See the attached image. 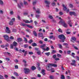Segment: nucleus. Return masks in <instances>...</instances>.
Masks as SVG:
<instances>
[{"mask_svg":"<svg viewBox=\"0 0 79 79\" xmlns=\"http://www.w3.org/2000/svg\"><path fill=\"white\" fill-rule=\"evenodd\" d=\"M6 33H8V34H10L11 33V31L9 29V27H6Z\"/></svg>","mask_w":79,"mask_h":79,"instance_id":"0eeeda50","label":"nucleus"},{"mask_svg":"<svg viewBox=\"0 0 79 79\" xmlns=\"http://www.w3.org/2000/svg\"><path fill=\"white\" fill-rule=\"evenodd\" d=\"M14 75H15L16 76H19V75L18 74V73L16 72H14Z\"/></svg>","mask_w":79,"mask_h":79,"instance_id":"c85d7f7f","label":"nucleus"},{"mask_svg":"<svg viewBox=\"0 0 79 79\" xmlns=\"http://www.w3.org/2000/svg\"><path fill=\"white\" fill-rule=\"evenodd\" d=\"M49 17L50 19H53V17L52 15H49Z\"/></svg>","mask_w":79,"mask_h":79,"instance_id":"69168bd1","label":"nucleus"},{"mask_svg":"<svg viewBox=\"0 0 79 79\" xmlns=\"http://www.w3.org/2000/svg\"><path fill=\"white\" fill-rule=\"evenodd\" d=\"M15 69H18V66L16 65L15 66Z\"/></svg>","mask_w":79,"mask_h":79,"instance_id":"338daca9","label":"nucleus"},{"mask_svg":"<svg viewBox=\"0 0 79 79\" xmlns=\"http://www.w3.org/2000/svg\"><path fill=\"white\" fill-rule=\"evenodd\" d=\"M58 38L61 40H65L66 39V37L64 35L61 34L59 35Z\"/></svg>","mask_w":79,"mask_h":79,"instance_id":"7ed1b4c3","label":"nucleus"},{"mask_svg":"<svg viewBox=\"0 0 79 79\" xmlns=\"http://www.w3.org/2000/svg\"><path fill=\"white\" fill-rule=\"evenodd\" d=\"M58 32H61V33H62V32H63V31H62V30H61V29L60 28H59L58 30Z\"/></svg>","mask_w":79,"mask_h":79,"instance_id":"473e14b6","label":"nucleus"},{"mask_svg":"<svg viewBox=\"0 0 79 79\" xmlns=\"http://www.w3.org/2000/svg\"><path fill=\"white\" fill-rule=\"evenodd\" d=\"M11 21H12L13 23V22H15V18H13L12 19H11Z\"/></svg>","mask_w":79,"mask_h":79,"instance_id":"f704fd0d","label":"nucleus"},{"mask_svg":"<svg viewBox=\"0 0 79 79\" xmlns=\"http://www.w3.org/2000/svg\"><path fill=\"white\" fill-rule=\"evenodd\" d=\"M40 67V64L38 63V64H37V66L36 67H37L38 68H39Z\"/></svg>","mask_w":79,"mask_h":79,"instance_id":"5fc2aeb1","label":"nucleus"},{"mask_svg":"<svg viewBox=\"0 0 79 79\" xmlns=\"http://www.w3.org/2000/svg\"><path fill=\"white\" fill-rule=\"evenodd\" d=\"M40 53H41L40 51L39 50L37 52V53L38 55H40Z\"/></svg>","mask_w":79,"mask_h":79,"instance_id":"a18cd8bd","label":"nucleus"},{"mask_svg":"<svg viewBox=\"0 0 79 79\" xmlns=\"http://www.w3.org/2000/svg\"><path fill=\"white\" fill-rule=\"evenodd\" d=\"M1 48H5V46H4V45H1Z\"/></svg>","mask_w":79,"mask_h":79,"instance_id":"4d7b16f0","label":"nucleus"},{"mask_svg":"<svg viewBox=\"0 0 79 79\" xmlns=\"http://www.w3.org/2000/svg\"><path fill=\"white\" fill-rule=\"evenodd\" d=\"M60 79H65V77L63 75H61V77H60Z\"/></svg>","mask_w":79,"mask_h":79,"instance_id":"5701e85b","label":"nucleus"},{"mask_svg":"<svg viewBox=\"0 0 79 79\" xmlns=\"http://www.w3.org/2000/svg\"><path fill=\"white\" fill-rule=\"evenodd\" d=\"M0 13L3 15V11L2 10H0Z\"/></svg>","mask_w":79,"mask_h":79,"instance_id":"680f3d73","label":"nucleus"},{"mask_svg":"<svg viewBox=\"0 0 79 79\" xmlns=\"http://www.w3.org/2000/svg\"><path fill=\"white\" fill-rule=\"evenodd\" d=\"M27 51H25L24 54V56H26V55H27Z\"/></svg>","mask_w":79,"mask_h":79,"instance_id":"ea45409f","label":"nucleus"},{"mask_svg":"<svg viewBox=\"0 0 79 79\" xmlns=\"http://www.w3.org/2000/svg\"><path fill=\"white\" fill-rule=\"evenodd\" d=\"M28 42L29 44H31L32 42H33V40H32V39H31L28 41Z\"/></svg>","mask_w":79,"mask_h":79,"instance_id":"a878e982","label":"nucleus"},{"mask_svg":"<svg viewBox=\"0 0 79 79\" xmlns=\"http://www.w3.org/2000/svg\"><path fill=\"white\" fill-rule=\"evenodd\" d=\"M24 41L26 43H27V40L26 38L25 37H24Z\"/></svg>","mask_w":79,"mask_h":79,"instance_id":"c756f323","label":"nucleus"},{"mask_svg":"<svg viewBox=\"0 0 79 79\" xmlns=\"http://www.w3.org/2000/svg\"><path fill=\"white\" fill-rule=\"evenodd\" d=\"M63 45L66 46L67 45H68V44L67 43H64Z\"/></svg>","mask_w":79,"mask_h":79,"instance_id":"bf43d9fd","label":"nucleus"},{"mask_svg":"<svg viewBox=\"0 0 79 79\" xmlns=\"http://www.w3.org/2000/svg\"><path fill=\"white\" fill-rule=\"evenodd\" d=\"M55 60H56V61H58V60H60V59L59 58H56L55 59Z\"/></svg>","mask_w":79,"mask_h":79,"instance_id":"774afa93","label":"nucleus"},{"mask_svg":"<svg viewBox=\"0 0 79 79\" xmlns=\"http://www.w3.org/2000/svg\"><path fill=\"white\" fill-rule=\"evenodd\" d=\"M0 79H4V77L1 75H0Z\"/></svg>","mask_w":79,"mask_h":79,"instance_id":"de8ad7c7","label":"nucleus"},{"mask_svg":"<svg viewBox=\"0 0 79 79\" xmlns=\"http://www.w3.org/2000/svg\"><path fill=\"white\" fill-rule=\"evenodd\" d=\"M13 44H11L10 45V48L11 49H13Z\"/></svg>","mask_w":79,"mask_h":79,"instance_id":"09e8293b","label":"nucleus"},{"mask_svg":"<svg viewBox=\"0 0 79 79\" xmlns=\"http://www.w3.org/2000/svg\"><path fill=\"white\" fill-rule=\"evenodd\" d=\"M5 46V47H8V46H9V44H8L7 43L6 44Z\"/></svg>","mask_w":79,"mask_h":79,"instance_id":"13d9d810","label":"nucleus"},{"mask_svg":"<svg viewBox=\"0 0 79 79\" xmlns=\"http://www.w3.org/2000/svg\"><path fill=\"white\" fill-rule=\"evenodd\" d=\"M69 6L70 8H73V5L71 4H70L69 5Z\"/></svg>","mask_w":79,"mask_h":79,"instance_id":"4c0bfd02","label":"nucleus"},{"mask_svg":"<svg viewBox=\"0 0 79 79\" xmlns=\"http://www.w3.org/2000/svg\"><path fill=\"white\" fill-rule=\"evenodd\" d=\"M17 30L16 29H12V32H16Z\"/></svg>","mask_w":79,"mask_h":79,"instance_id":"37998d69","label":"nucleus"},{"mask_svg":"<svg viewBox=\"0 0 79 79\" xmlns=\"http://www.w3.org/2000/svg\"><path fill=\"white\" fill-rule=\"evenodd\" d=\"M68 24H73V23L71 22V20H69L68 23H67Z\"/></svg>","mask_w":79,"mask_h":79,"instance_id":"58836bf2","label":"nucleus"},{"mask_svg":"<svg viewBox=\"0 0 79 79\" xmlns=\"http://www.w3.org/2000/svg\"><path fill=\"white\" fill-rule=\"evenodd\" d=\"M33 34L35 37L37 36V32H36V31H33Z\"/></svg>","mask_w":79,"mask_h":79,"instance_id":"f8f14e48","label":"nucleus"},{"mask_svg":"<svg viewBox=\"0 0 79 79\" xmlns=\"http://www.w3.org/2000/svg\"><path fill=\"white\" fill-rule=\"evenodd\" d=\"M9 24L10 26H13V22L11 21H10L9 23Z\"/></svg>","mask_w":79,"mask_h":79,"instance_id":"6ab92c4d","label":"nucleus"},{"mask_svg":"<svg viewBox=\"0 0 79 79\" xmlns=\"http://www.w3.org/2000/svg\"><path fill=\"white\" fill-rule=\"evenodd\" d=\"M17 40L18 42H21V41L23 40L22 39V38H19L17 39Z\"/></svg>","mask_w":79,"mask_h":79,"instance_id":"dca6fc26","label":"nucleus"},{"mask_svg":"<svg viewBox=\"0 0 79 79\" xmlns=\"http://www.w3.org/2000/svg\"><path fill=\"white\" fill-rule=\"evenodd\" d=\"M0 5H3V2L2 0H0Z\"/></svg>","mask_w":79,"mask_h":79,"instance_id":"72a5a7b5","label":"nucleus"},{"mask_svg":"<svg viewBox=\"0 0 79 79\" xmlns=\"http://www.w3.org/2000/svg\"><path fill=\"white\" fill-rule=\"evenodd\" d=\"M3 37L4 38V39L6 40L7 42H9L10 41V40L9 39V37L8 35H4L3 36Z\"/></svg>","mask_w":79,"mask_h":79,"instance_id":"39448f33","label":"nucleus"},{"mask_svg":"<svg viewBox=\"0 0 79 79\" xmlns=\"http://www.w3.org/2000/svg\"><path fill=\"white\" fill-rule=\"evenodd\" d=\"M39 43L40 44H43V41H42V40H40L39 41Z\"/></svg>","mask_w":79,"mask_h":79,"instance_id":"8fccbe9b","label":"nucleus"},{"mask_svg":"<svg viewBox=\"0 0 79 79\" xmlns=\"http://www.w3.org/2000/svg\"><path fill=\"white\" fill-rule=\"evenodd\" d=\"M13 45L14 47H16L18 45V43L15 41H14L13 43Z\"/></svg>","mask_w":79,"mask_h":79,"instance_id":"ddd939ff","label":"nucleus"},{"mask_svg":"<svg viewBox=\"0 0 79 79\" xmlns=\"http://www.w3.org/2000/svg\"><path fill=\"white\" fill-rule=\"evenodd\" d=\"M71 53V51L69 50L67 51L68 54H70Z\"/></svg>","mask_w":79,"mask_h":79,"instance_id":"6e6d98bb","label":"nucleus"},{"mask_svg":"<svg viewBox=\"0 0 79 79\" xmlns=\"http://www.w3.org/2000/svg\"><path fill=\"white\" fill-rule=\"evenodd\" d=\"M72 61L73 63H71V64L72 66H77L76 64V60H72Z\"/></svg>","mask_w":79,"mask_h":79,"instance_id":"423d86ee","label":"nucleus"},{"mask_svg":"<svg viewBox=\"0 0 79 79\" xmlns=\"http://www.w3.org/2000/svg\"><path fill=\"white\" fill-rule=\"evenodd\" d=\"M57 57H58L59 58H61V55L59 54H57Z\"/></svg>","mask_w":79,"mask_h":79,"instance_id":"2f4dec72","label":"nucleus"},{"mask_svg":"<svg viewBox=\"0 0 79 79\" xmlns=\"http://www.w3.org/2000/svg\"><path fill=\"white\" fill-rule=\"evenodd\" d=\"M59 48H60V49H61L62 48V45L61 44H59L58 45Z\"/></svg>","mask_w":79,"mask_h":79,"instance_id":"c9c22d12","label":"nucleus"},{"mask_svg":"<svg viewBox=\"0 0 79 79\" xmlns=\"http://www.w3.org/2000/svg\"><path fill=\"white\" fill-rule=\"evenodd\" d=\"M62 6L63 7H64V8H63L64 11H66V10L67 9V8H66V7L65 6H64V4H62Z\"/></svg>","mask_w":79,"mask_h":79,"instance_id":"4468645a","label":"nucleus"},{"mask_svg":"<svg viewBox=\"0 0 79 79\" xmlns=\"http://www.w3.org/2000/svg\"><path fill=\"white\" fill-rule=\"evenodd\" d=\"M46 47V44H44L43 45H41L40 46V48L42 49V50H45V47Z\"/></svg>","mask_w":79,"mask_h":79,"instance_id":"9d476101","label":"nucleus"},{"mask_svg":"<svg viewBox=\"0 0 79 79\" xmlns=\"http://www.w3.org/2000/svg\"><path fill=\"white\" fill-rule=\"evenodd\" d=\"M10 39H11V40H13L14 38L13 37V36H11L10 38Z\"/></svg>","mask_w":79,"mask_h":79,"instance_id":"864d4df0","label":"nucleus"},{"mask_svg":"<svg viewBox=\"0 0 79 79\" xmlns=\"http://www.w3.org/2000/svg\"><path fill=\"white\" fill-rule=\"evenodd\" d=\"M29 55H33V52H30L28 53Z\"/></svg>","mask_w":79,"mask_h":79,"instance_id":"49530a36","label":"nucleus"},{"mask_svg":"<svg viewBox=\"0 0 79 79\" xmlns=\"http://www.w3.org/2000/svg\"><path fill=\"white\" fill-rule=\"evenodd\" d=\"M52 57L54 59H55L56 57V54H54L53 56Z\"/></svg>","mask_w":79,"mask_h":79,"instance_id":"79ce46f5","label":"nucleus"},{"mask_svg":"<svg viewBox=\"0 0 79 79\" xmlns=\"http://www.w3.org/2000/svg\"><path fill=\"white\" fill-rule=\"evenodd\" d=\"M60 23H62V26L64 27H68V24L66 23H65V22L64 21H63V20L61 19L60 21Z\"/></svg>","mask_w":79,"mask_h":79,"instance_id":"f03ea898","label":"nucleus"},{"mask_svg":"<svg viewBox=\"0 0 79 79\" xmlns=\"http://www.w3.org/2000/svg\"><path fill=\"white\" fill-rule=\"evenodd\" d=\"M52 5L53 6H55L56 5V3L55 2H53L52 3Z\"/></svg>","mask_w":79,"mask_h":79,"instance_id":"e433bc0d","label":"nucleus"},{"mask_svg":"<svg viewBox=\"0 0 79 79\" xmlns=\"http://www.w3.org/2000/svg\"><path fill=\"white\" fill-rule=\"evenodd\" d=\"M31 45L33 46V47H35L36 46H37V44H36V43H33Z\"/></svg>","mask_w":79,"mask_h":79,"instance_id":"f3484780","label":"nucleus"},{"mask_svg":"<svg viewBox=\"0 0 79 79\" xmlns=\"http://www.w3.org/2000/svg\"><path fill=\"white\" fill-rule=\"evenodd\" d=\"M45 54L47 55V56H49V55H50V52H46L45 53Z\"/></svg>","mask_w":79,"mask_h":79,"instance_id":"393cba45","label":"nucleus"},{"mask_svg":"<svg viewBox=\"0 0 79 79\" xmlns=\"http://www.w3.org/2000/svg\"><path fill=\"white\" fill-rule=\"evenodd\" d=\"M34 23L35 24V26H37V25L38 24V23H37V22L36 21H35L34 22Z\"/></svg>","mask_w":79,"mask_h":79,"instance_id":"052dcab7","label":"nucleus"},{"mask_svg":"<svg viewBox=\"0 0 79 79\" xmlns=\"http://www.w3.org/2000/svg\"><path fill=\"white\" fill-rule=\"evenodd\" d=\"M49 78L50 79H55V77L53 76H50Z\"/></svg>","mask_w":79,"mask_h":79,"instance_id":"bb28decb","label":"nucleus"},{"mask_svg":"<svg viewBox=\"0 0 79 79\" xmlns=\"http://www.w3.org/2000/svg\"><path fill=\"white\" fill-rule=\"evenodd\" d=\"M39 49L38 48H35V50H36L37 51H39Z\"/></svg>","mask_w":79,"mask_h":79,"instance_id":"0e129e2a","label":"nucleus"},{"mask_svg":"<svg viewBox=\"0 0 79 79\" xmlns=\"http://www.w3.org/2000/svg\"><path fill=\"white\" fill-rule=\"evenodd\" d=\"M39 36L40 37H43V34L42 33H40L38 34Z\"/></svg>","mask_w":79,"mask_h":79,"instance_id":"412c9836","label":"nucleus"},{"mask_svg":"<svg viewBox=\"0 0 79 79\" xmlns=\"http://www.w3.org/2000/svg\"><path fill=\"white\" fill-rule=\"evenodd\" d=\"M28 47H29V45H28V44H26L24 45V47L25 48H28Z\"/></svg>","mask_w":79,"mask_h":79,"instance_id":"7c9ffc66","label":"nucleus"},{"mask_svg":"<svg viewBox=\"0 0 79 79\" xmlns=\"http://www.w3.org/2000/svg\"><path fill=\"white\" fill-rule=\"evenodd\" d=\"M31 70H35V69H36V67H35V66H32L31 67Z\"/></svg>","mask_w":79,"mask_h":79,"instance_id":"aec40b11","label":"nucleus"},{"mask_svg":"<svg viewBox=\"0 0 79 79\" xmlns=\"http://www.w3.org/2000/svg\"><path fill=\"white\" fill-rule=\"evenodd\" d=\"M36 13H37V14H39V13H40V9H38L37 10H36Z\"/></svg>","mask_w":79,"mask_h":79,"instance_id":"a211bd4d","label":"nucleus"},{"mask_svg":"<svg viewBox=\"0 0 79 79\" xmlns=\"http://www.w3.org/2000/svg\"><path fill=\"white\" fill-rule=\"evenodd\" d=\"M10 15H14V12H13V11H10Z\"/></svg>","mask_w":79,"mask_h":79,"instance_id":"cd10ccee","label":"nucleus"},{"mask_svg":"<svg viewBox=\"0 0 79 79\" xmlns=\"http://www.w3.org/2000/svg\"><path fill=\"white\" fill-rule=\"evenodd\" d=\"M71 39L74 41H75L76 40V38L74 36H73L71 38Z\"/></svg>","mask_w":79,"mask_h":79,"instance_id":"4be33fe9","label":"nucleus"},{"mask_svg":"<svg viewBox=\"0 0 79 79\" xmlns=\"http://www.w3.org/2000/svg\"><path fill=\"white\" fill-rule=\"evenodd\" d=\"M69 13L70 15H74V16H76V14L74 12H70Z\"/></svg>","mask_w":79,"mask_h":79,"instance_id":"9b49d317","label":"nucleus"},{"mask_svg":"<svg viewBox=\"0 0 79 79\" xmlns=\"http://www.w3.org/2000/svg\"><path fill=\"white\" fill-rule=\"evenodd\" d=\"M50 50V48H49L47 47L46 49L45 48V49H44V51H48V50Z\"/></svg>","mask_w":79,"mask_h":79,"instance_id":"b1692460","label":"nucleus"},{"mask_svg":"<svg viewBox=\"0 0 79 79\" xmlns=\"http://www.w3.org/2000/svg\"><path fill=\"white\" fill-rule=\"evenodd\" d=\"M24 72L25 74H28L29 73H30V69L29 68H25L24 69Z\"/></svg>","mask_w":79,"mask_h":79,"instance_id":"20e7f679","label":"nucleus"},{"mask_svg":"<svg viewBox=\"0 0 79 79\" xmlns=\"http://www.w3.org/2000/svg\"><path fill=\"white\" fill-rule=\"evenodd\" d=\"M36 17L38 18H39L40 17V15H36Z\"/></svg>","mask_w":79,"mask_h":79,"instance_id":"e2e57ef3","label":"nucleus"},{"mask_svg":"<svg viewBox=\"0 0 79 79\" xmlns=\"http://www.w3.org/2000/svg\"><path fill=\"white\" fill-rule=\"evenodd\" d=\"M56 53V50H52L51 54H55Z\"/></svg>","mask_w":79,"mask_h":79,"instance_id":"2eb2a0df","label":"nucleus"},{"mask_svg":"<svg viewBox=\"0 0 79 79\" xmlns=\"http://www.w3.org/2000/svg\"><path fill=\"white\" fill-rule=\"evenodd\" d=\"M52 66H53L54 67H57V65L54 64L49 63L48 64V65H46V68L47 71H50L51 70L52 73H54L55 71L54 70V69L51 68L50 69V67Z\"/></svg>","mask_w":79,"mask_h":79,"instance_id":"f257e3e1","label":"nucleus"},{"mask_svg":"<svg viewBox=\"0 0 79 79\" xmlns=\"http://www.w3.org/2000/svg\"><path fill=\"white\" fill-rule=\"evenodd\" d=\"M44 2L45 3L47 4V5H46L47 7H48V8H49V5L50 4V1H48L47 0H46Z\"/></svg>","mask_w":79,"mask_h":79,"instance_id":"6e6552de","label":"nucleus"},{"mask_svg":"<svg viewBox=\"0 0 79 79\" xmlns=\"http://www.w3.org/2000/svg\"><path fill=\"white\" fill-rule=\"evenodd\" d=\"M24 5H27L28 4H27V2L24 1Z\"/></svg>","mask_w":79,"mask_h":79,"instance_id":"c03bdc74","label":"nucleus"},{"mask_svg":"<svg viewBox=\"0 0 79 79\" xmlns=\"http://www.w3.org/2000/svg\"><path fill=\"white\" fill-rule=\"evenodd\" d=\"M37 3V2L36 1L35 2H33V5H35V4H36Z\"/></svg>","mask_w":79,"mask_h":79,"instance_id":"3c124183","label":"nucleus"},{"mask_svg":"<svg viewBox=\"0 0 79 79\" xmlns=\"http://www.w3.org/2000/svg\"><path fill=\"white\" fill-rule=\"evenodd\" d=\"M17 18L18 19H19V20H21V17H20V16H17Z\"/></svg>","mask_w":79,"mask_h":79,"instance_id":"603ef678","label":"nucleus"},{"mask_svg":"<svg viewBox=\"0 0 79 79\" xmlns=\"http://www.w3.org/2000/svg\"><path fill=\"white\" fill-rule=\"evenodd\" d=\"M22 26H27V27H28L29 28H31V29H32L33 28V27H32V26L27 25H26V24L24 23H22Z\"/></svg>","mask_w":79,"mask_h":79,"instance_id":"1a4fd4ad","label":"nucleus"},{"mask_svg":"<svg viewBox=\"0 0 79 79\" xmlns=\"http://www.w3.org/2000/svg\"><path fill=\"white\" fill-rule=\"evenodd\" d=\"M14 49L16 51H17V52H18V51H19V49H18V48L17 47H15Z\"/></svg>","mask_w":79,"mask_h":79,"instance_id":"a19ab883","label":"nucleus"}]
</instances>
